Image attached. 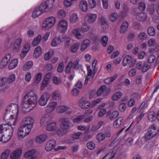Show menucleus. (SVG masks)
<instances>
[{"label": "nucleus", "mask_w": 159, "mask_h": 159, "mask_svg": "<svg viewBox=\"0 0 159 159\" xmlns=\"http://www.w3.org/2000/svg\"><path fill=\"white\" fill-rule=\"evenodd\" d=\"M67 22L64 19L60 20L57 25V29L61 32H65L67 29Z\"/></svg>", "instance_id": "obj_11"}, {"label": "nucleus", "mask_w": 159, "mask_h": 159, "mask_svg": "<svg viewBox=\"0 0 159 159\" xmlns=\"http://www.w3.org/2000/svg\"><path fill=\"white\" fill-rule=\"evenodd\" d=\"M78 20L77 15L74 13L71 15L70 18V21L71 23H74L77 22Z\"/></svg>", "instance_id": "obj_46"}, {"label": "nucleus", "mask_w": 159, "mask_h": 159, "mask_svg": "<svg viewBox=\"0 0 159 159\" xmlns=\"http://www.w3.org/2000/svg\"><path fill=\"white\" fill-rule=\"evenodd\" d=\"M36 151L33 149L27 151L24 155V157L27 159H39L38 156L35 155Z\"/></svg>", "instance_id": "obj_13"}, {"label": "nucleus", "mask_w": 159, "mask_h": 159, "mask_svg": "<svg viewBox=\"0 0 159 159\" xmlns=\"http://www.w3.org/2000/svg\"><path fill=\"white\" fill-rule=\"evenodd\" d=\"M129 27V24L127 22L125 21L121 25L120 30L121 34H124L127 30Z\"/></svg>", "instance_id": "obj_30"}, {"label": "nucleus", "mask_w": 159, "mask_h": 159, "mask_svg": "<svg viewBox=\"0 0 159 159\" xmlns=\"http://www.w3.org/2000/svg\"><path fill=\"white\" fill-rule=\"evenodd\" d=\"M136 18L139 21L143 22L146 20L147 16L145 13L142 12L139 13L136 15Z\"/></svg>", "instance_id": "obj_23"}, {"label": "nucleus", "mask_w": 159, "mask_h": 159, "mask_svg": "<svg viewBox=\"0 0 159 159\" xmlns=\"http://www.w3.org/2000/svg\"><path fill=\"white\" fill-rule=\"evenodd\" d=\"M147 33L150 36H154L156 33L155 28L152 26L149 27L147 30Z\"/></svg>", "instance_id": "obj_43"}, {"label": "nucleus", "mask_w": 159, "mask_h": 159, "mask_svg": "<svg viewBox=\"0 0 159 159\" xmlns=\"http://www.w3.org/2000/svg\"><path fill=\"white\" fill-rule=\"evenodd\" d=\"M88 3L89 7L91 8H93L96 6V2L95 0H89Z\"/></svg>", "instance_id": "obj_59"}, {"label": "nucleus", "mask_w": 159, "mask_h": 159, "mask_svg": "<svg viewBox=\"0 0 159 159\" xmlns=\"http://www.w3.org/2000/svg\"><path fill=\"white\" fill-rule=\"evenodd\" d=\"M53 0H47L45 2L41 4V7L43 8L45 11H48L51 10L53 7Z\"/></svg>", "instance_id": "obj_10"}, {"label": "nucleus", "mask_w": 159, "mask_h": 159, "mask_svg": "<svg viewBox=\"0 0 159 159\" xmlns=\"http://www.w3.org/2000/svg\"><path fill=\"white\" fill-rule=\"evenodd\" d=\"M21 42L22 40L20 38L16 40L13 47V50L14 52H16L20 50Z\"/></svg>", "instance_id": "obj_24"}, {"label": "nucleus", "mask_w": 159, "mask_h": 159, "mask_svg": "<svg viewBox=\"0 0 159 159\" xmlns=\"http://www.w3.org/2000/svg\"><path fill=\"white\" fill-rule=\"evenodd\" d=\"M55 22V19L53 16H51L47 18L43 21L42 28L44 30H48L52 27Z\"/></svg>", "instance_id": "obj_6"}, {"label": "nucleus", "mask_w": 159, "mask_h": 159, "mask_svg": "<svg viewBox=\"0 0 159 159\" xmlns=\"http://www.w3.org/2000/svg\"><path fill=\"white\" fill-rule=\"evenodd\" d=\"M109 93L108 89L107 86L104 85L101 86L98 90L97 92V95L99 96L101 94L103 93L104 95H108Z\"/></svg>", "instance_id": "obj_17"}, {"label": "nucleus", "mask_w": 159, "mask_h": 159, "mask_svg": "<svg viewBox=\"0 0 159 159\" xmlns=\"http://www.w3.org/2000/svg\"><path fill=\"white\" fill-rule=\"evenodd\" d=\"M57 106V102H52L49 103L47 106L46 111L48 113H50L52 112L55 108Z\"/></svg>", "instance_id": "obj_22"}, {"label": "nucleus", "mask_w": 159, "mask_h": 159, "mask_svg": "<svg viewBox=\"0 0 159 159\" xmlns=\"http://www.w3.org/2000/svg\"><path fill=\"white\" fill-rule=\"evenodd\" d=\"M53 54V51L49 52H47L44 56V59L45 60H49L52 56Z\"/></svg>", "instance_id": "obj_55"}, {"label": "nucleus", "mask_w": 159, "mask_h": 159, "mask_svg": "<svg viewBox=\"0 0 159 159\" xmlns=\"http://www.w3.org/2000/svg\"><path fill=\"white\" fill-rule=\"evenodd\" d=\"M147 37V34L146 33L143 32L140 33L138 36V39L141 40L146 39Z\"/></svg>", "instance_id": "obj_54"}, {"label": "nucleus", "mask_w": 159, "mask_h": 159, "mask_svg": "<svg viewBox=\"0 0 159 159\" xmlns=\"http://www.w3.org/2000/svg\"><path fill=\"white\" fill-rule=\"evenodd\" d=\"M66 15V12L63 10H59L57 13L58 17L59 18H64Z\"/></svg>", "instance_id": "obj_52"}, {"label": "nucleus", "mask_w": 159, "mask_h": 159, "mask_svg": "<svg viewBox=\"0 0 159 159\" xmlns=\"http://www.w3.org/2000/svg\"><path fill=\"white\" fill-rule=\"evenodd\" d=\"M105 134L102 132L99 133L96 135L97 139L99 142L104 140L105 139Z\"/></svg>", "instance_id": "obj_45"}, {"label": "nucleus", "mask_w": 159, "mask_h": 159, "mask_svg": "<svg viewBox=\"0 0 159 159\" xmlns=\"http://www.w3.org/2000/svg\"><path fill=\"white\" fill-rule=\"evenodd\" d=\"M103 123V122L102 121H99L97 125H94L91 127V131L93 132L97 131L101 128Z\"/></svg>", "instance_id": "obj_37"}, {"label": "nucleus", "mask_w": 159, "mask_h": 159, "mask_svg": "<svg viewBox=\"0 0 159 159\" xmlns=\"http://www.w3.org/2000/svg\"><path fill=\"white\" fill-rule=\"evenodd\" d=\"M10 130V134H8L7 135L5 136L2 135L1 137L0 141L4 143H6L8 142L11 138V137L13 134V129L12 128L8 130Z\"/></svg>", "instance_id": "obj_21"}, {"label": "nucleus", "mask_w": 159, "mask_h": 159, "mask_svg": "<svg viewBox=\"0 0 159 159\" xmlns=\"http://www.w3.org/2000/svg\"><path fill=\"white\" fill-rule=\"evenodd\" d=\"M124 120L122 117H119L117 118L114 122L113 126L116 128H119L124 122Z\"/></svg>", "instance_id": "obj_26"}, {"label": "nucleus", "mask_w": 159, "mask_h": 159, "mask_svg": "<svg viewBox=\"0 0 159 159\" xmlns=\"http://www.w3.org/2000/svg\"><path fill=\"white\" fill-rule=\"evenodd\" d=\"M90 26L87 24H83L81 26V30L83 32H86L89 30Z\"/></svg>", "instance_id": "obj_61"}, {"label": "nucleus", "mask_w": 159, "mask_h": 159, "mask_svg": "<svg viewBox=\"0 0 159 159\" xmlns=\"http://www.w3.org/2000/svg\"><path fill=\"white\" fill-rule=\"evenodd\" d=\"M50 97V95L48 92L43 93L40 98L39 103L41 106H44L46 105Z\"/></svg>", "instance_id": "obj_9"}, {"label": "nucleus", "mask_w": 159, "mask_h": 159, "mask_svg": "<svg viewBox=\"0 0 159 159\" xmlns=\"http://www.w3.org/2000/svg\"><path fill=\"white\" fill-rule=\"evenodd\" d=\"M42 74L41 73H39L36 75L35 78L34 80V83L35 84H38L40 81Z\"/></svg>", "instance_id": "obj_53"}, {"label": "nucleus", "mask_w": 159, "mask_h": 159, "mask_svg": "<svg viewBox=\"0 0 159 159\" xmlns=\"http://www.w3.org/2000/svg\"><path fill=\"white\" fill-rule=\"evenodd\" d=\"M7 82V78L2 77L0 79V86L2 87L5 85Z\"/></svg>", "instance_id": "obj_63"}, {"label": "nucleus", "mask_w": 159, "mask_h": 159, "mask_svg": "<svg viewBox=\"0 0 159 159\" xmlns=\"http://www.w3.org/2000/svg\"><path fill=\"white\" fill-rule=\"evenodd\" d=\"M41 39V36L40 35H38L32 43V45L33 46H36L40 42Z\"/></svg>", "instance_id": "obj_44"}, {"label": "nucleus", "mask_w": 159, "mask_h": 159, "mask_svg": "<svg viewBox=\"0 0 159 159\" xmlns=\"http://www.w3.org/2000/svg\"><path fill=\"white\" fill-rule=\"evenodd\" d=\"M158 132V130L155 125L150 126L145 134V139L146 140H148L151 139L155 136Z\"/></svg>", "instance_id": "obj_3"}, {"label": "nucleus", "mask_w": 159, "mask_h": 159, "mask_svg": "<svg viewBox=\"0 0 159 159\" xmlns=\"http://www.w3.org/2000/svg\"><path fill=\"white\" fill-rule=\"evenodd\" d=\"M45 11L43 8L41 7V5L36 7L34 10L32 14V16L34 18L38 17L41 15Z\"/></svg>", "instance_id": "obj_15"}, {"label": "nucleus", "mask_w": 159, "mask_h": 159, "mask_svg": "<svg viewBox=\"0 0 159 159\" xmlns=\"http://www.w3.org/2000/svg\"><path fill=\"white\" fill-rule=\"evenodd\" d=\"M155 56L153 54H151L148 57V62L150 64L152 63L155 60Z\"/></svg>", "instance_id": "obj_57"}, {"label": "nucleus", "mask_w": 159, "mask_h": 159, "mask_svg": "<svg viewBox=\"0 0 159 159\" xmlns=\"http://www.w3.org/2000/svg\"><path fill=\"white\" fill-rule=\"evenodd\" d=\"M122 94V93L120 92H117L115 93L112 96L111 99L113 101L117 100L120 98Z\"/></svg>", "instance_id": "obj_39"}, {"label": "nucleus", "mask_w": 159, "mask_h": 159, "mask_svg": "<svg viewBox=\"0 0 159 159\" xmlns=\"http://www.w3.org/2000/svg\"><path fill=\"white\" fill-rule=\"evenodd\" d=\"M61 43V41L59 37H56L52 40L51 45L52 47H56Z\"/></svg>", "instance_id": "obj_31"}, {"label": "nucleus", "mask_w": 159, "mask_h": 159, "mask_svg": "<svg viewBox=\"0 0 159 159\" xmlns=\"http://www.w3.org/2000/svg\"><path fill=\"white\" fill-rule=\"evenodd\" d=\"M11 57V54H8L3 58L0 63V68H3L5 67L8 63Z\"/></svg>", "instance_id": "obj_16"}, {"label": "nucleus", "mask_w": 159, "mask_h": 159, "mask_svg": "<svg viewBox=\"0 0 159 159\" xmlns=\"http://www.w3.org/2000/svg\"><path fill=\"white\" fill-rule=\"evenodd\" d=\"M42 52L41 47L39 46H37L35 49L34 51V55L36 58L38 57Z\"/></svg>", "instance_id": "obj_40"}, {"label": "nucleus", "mask_w": 159, "mask_h": 159, "mask_svg": "<svg viewBox=\"0 0 159 159\" xmlns=\"http://www.w3.org/2000/svg\"><path fill=\"white\" fill-rule=\"evenodd\" d=\"M50 118L48 115L46 114L44 115L41 118L40 124L42 126H44L46 124L49 120Z\"/></svg>", "instance_id": "obj_29"}, {"label": "nucleus", "mask_w": 159, "mask_h": 159, "mask_svg": "<svg viewBox=\"0 0 159 159\" xmlns=\"http://www.w3.org/2000/svg\"><path fill=\"white\" fill-rule=\"evenodd\" d=\"M108 37L106 36H103L101 39V43L103 46L106 47L108 42Z\"/></svg>", "instance_id": "obj_58"}, {"label": "nucleus", "mask_w": 159, "mask_h": 159, "mask_svg": "<svg viewBox=\"0 0 159 159\" xmlns=\"http://www.w3.org/2000/svg\"><path fill=\"white\" fill-rule=\"evenodd\" d=\"M52 97L53 100H59L61 98V95L59 91L56 90L54 91L52 95Z\"/></svg>", "instance_id": "obj_36"}, {"label": "nucleus", "mask_w": 159, "mask_h": 159, "mask_svg": "<svg viewBox=\"0 0 159 159\" xmlns=\"http://www.w3.org/2000/svg\"><path fill=\"white\" fill-rule=\"evenodd\" d=\"M84 116L83 115L79 116L73 119V122L75 123H78L81 121L84 118Z\"/></svg>", "instance_id": "obj_56"}, {"label": "nucleus", "mask_w": 159, "mask_h": 159, "mask_svg": "<svg viewBox=\"0 0 159 159\" xmlns=\"http://www.w3.org/2000/svg\"><path fill=\"white\" fill-rule=\"evenodd\" d=\"M7 82L9 84L12 83L16 80V75L14 74L10 75L7 78Z\"/></svg>", "instance_id": "obj_50"}, {"label": "nucleus", "mask_w": 159, "mask_h": 159, "mask_svg": "<svg viewBox=\"0 0 159 159\" xmlns=\"http://www.w3.org/2000/svg\"><path fill=\"white\" fill-rule=\"evenodd\" d=\"M34 121L33 118L30 117H27L23 120L22 125L27 126V127H29V126L30 125L31 129Z\"/></svg>", "instance_id": "obj_19"}, {"label": "nucleus", "mask_w": 159, "mask_h": 159, "mask_svg": "<svg viewBox=\"0 0 159 159\" xmlns=\"http://www.w3.org/2000/svg\"><path fill=\"white\" fill-rule=\"evenodd\" d=\"M49 81L44 79L43 80L41 86V90H43L44 87L46 86L49 84Z\"/></svg>", "instance_id": "obj_62"}, {"label": "nucleus", "mask_w": 159, "mask_h": 159, "mask_svg": "<svg viewBox=\"0 0 159 159\" xmlns=\"http://www.w3.org/2000/svg\"><path fill=\"white\" fill-rule=\"evenodd\" d=\"M56 142L54 139H51L45 145V149L47 151H50L55 148Z\"/></svg>", "instance_id": "obj_18"}, {"label": "nucleus", "mask_w": 159, "mask_h": 159, "mask_svg": "<svg viewBox=\"0 0 159 159\" xmlns=\"http://www.w3.org/2000/svg\"><path fill=\"white\" fill-rule=\"evenodd\" d=\"M47 138L48 136L46 134H40L36 137L35 141L38 143H40L45 141Z\"/></svg>", "instance_id": "obj_27"}, {"label": "nucleus", "mask_w": 159, "mask_h": 159, "mask_svg": "<svg viewBox=\"0 0 159 159\" xmlns=\"http://www.w3.org/2000/svg\"><path fill=\"white\" fill-rule=\"evenodd\" d=\"M18 107L15 104H10L6 110L4 119L6 120H9V123L13 125H16L18 120Z\"/></svg>", "instance_id": "obj_1"}, {"label": "nucleus", "mask_w": 159, "mask_h": 159, "mask_svg": "<svg viewBox=\"0 0 159 159\" xmlns=\"http://www.w3.org/2000/svg\"><path fill=\"white\" fill-rule=\"evenodd\" d=\"M80 107L82 109H85L88 108L90 105V103L86 100V98L84 97L81 98L78 102Z\"/></svg>", "instance_id": "obj_12"}, {"label": "nucleus", "mask_w": 159, "mask_h": 159, "mask_svg": "<svg viewBox=\"0 0 159 159\" xmlns=\"http://www.w3.org/2000/svg\"><path fill=\"white\" fill-rule=\"evenodd\" d=\"M47 130L48 131H53L57 129V125L55 122H52L48 124L46 126Z\"/></svg>", "instance_id": "obj_28"}, {"label": "nucleus", "mask_w": 159, "mask_h": 159, "mask_svg": "<svg viewBox=\"0 0 159 159\" xmlns=\"http://www.w3.org/2000/svg\"><path fill=\"white\" fill-rule=\"evenodd\" d=\"M10 152L9 149H7L3 152L1 155V159H7L9 156Z\"/></svg>", "instance_id": "obj_41"}, {"label": "nucleus", "mask_w": 159, "mask_h": 159, "mask_svg": "<svg viewBox=\"0 0 159 159\" xmlns=\"http://www.w3.org/2000/svg\"><path fill=\"white\" fill-rule=\"evenodd\" d=\"M33 65V62L32 61H29L26 62L23 66V70H27L30 69Z\"/></svg>", "instance_id": "obj_38"}, {"label": "nucleus", "mask_w": 159, "mask_h": 159, "mask_svg": "<svg viewBox=\"0 0 159 159\" xmlns=\"http://www.w3.org/2000/svg\"><path fill=\"white\" fill-rule=\"evenodd\" d=\"M90 43V41L88 39H87L84 40L81 45V50L83 51L85 50L88 47Z\"/></svg>", "instance_id": "obj_32"}, {"label": "nucleus", "mask_w": 159, "mask_h": 159, "mask_svg": "<svg viewBox=\"0 0 159 159\" xmlns=\"http://www.w3.org/2000/svg\"><path fill=\"white\" fill-rule=\"evenodd\" d=\"M18 61L17 59H13L9 63L8 68L9 70H12L15 68L17 65Z\"/></svg>", "instance_id": "obj_35"}, {"label": "nucleus", "mask_w": 159, "mask_h": 159, "mask_svg": "<svg viewBox=\"0 0 159 159\" xmlns=\"http://www.w3.org/2000/svg\"><path fill=\"white\" fill-rule=\"evenodd\" d=\"M22 150L19 148L14 150L11 154V159H18L22 154Z\"/></svg>", "instance_id": "obj_20"}, {"label": "nucleus", "mask_w": 159, "mask_h": 159, "mask_svg": "<svg viewBox=\"0 0 159 159\" xmlns=\"http://www.w3.org/2000/svg\"><path fill=\"white\" fill-rule=\"evenodd\" d=\"M80 31V28L74 29L72 31V35L75 38L78 39H81L83 37V35L81 34Z\"/></svg>", "instance_id": "obj_25"}, {"label": "nucleus", "mask_w": 159, "mask_h": 159, "mask_svg": "<svg viewBox=\"0 0 159 159\" xmlns=\"http://www.w3.org/2000/svg\"><path fill=\"white\" fill-rule=\"evenodd\" d=\"M88 148L92 150L94 149L95 147V144L92 141H89L87 144Z\"/></svg>", "instance_id": "obj_60"}, {"label": "nucleus", "mask_w": 159, "mask_h": 159, "mask_svg": "<svg viewBox=\"0 0 159 159\" xmlns=\"http://www.w3.org/2000/svg\"><path fill=\"white\" fill-rule=\"evenodd\" d=\"M59 121L61 122L60 127L62 129L67 130L73 125L69 121V119L68 118H61L59 119Z\"/></svg>", "instance_id": "obj_7"}, {"label": "nucleus", "mask_w": 159, "mask_h": 159, "mask_svg": "<svg viewBox=\"0 0 159 159\" xmlns=\"http://www.w3.org/2000/svg\"><path fill=\"white\" fill-rule=\"evenodd\" d=\"M82 134L81 132H76L72 135V137L74 139H77L80 138Z\"/></svg>", "instance_id": "obj_64"}, {"label": "nucleus", "mask_w": 159, "mask_h": 159, "mask_svg": "<svg viewBox=\"0 0 159 159\" xmlns=\"http://www.w3.org/2000/svg\"><path fill=\"white\" fill-rule=\"evenodd\" d=\"M151 65L148 62H145L142 67V71L143 72H144L148 70L150 68Z\"/></svg>", "instance_id": "obj_47"}, {"label": "nucleus", "mask_w": 159, "mask_h": 159, "mask_svg": "<svg viewBox=\"0 0 159 159\" xmlns=\"http://www.w3.org/2000/svg\"><path fill=\"white\" fill-rule=\"evenodd\" d=\"M69 109L68 106L65 105H61L59 106L57 108V112L60 113L65 112Z\"/></svg>", "instance_id": "obj_34"}, {"label": "nucleus", "mask_w": 159, "mask_h": 159, "mask_svg": "<svg viewBox=\"0 0 159 159\" xmlns=\"http://www.w3.org/2000/svg\"><path fill=\"white\" fill-rule=\"evenodd\" d=\"M79 59H76L73 62L71 61L69 62L65 68L66 73L69 74L70 72L71 68L76 69H79L82 66V65L79 64Z\"/></svg>", "instance_id": "obj_5"}, {"label": "nucleus", "mask_w": 159, "mask_h": 159, "mask_svg": "<svg viewBox=\"0 0 159 159\" xmlns=\"http://www.w3.org/2000/svg\"><path fill=\"white\" fill-rule=\"evenodd\" d=\"M147 9L150 14L151 15L153 14L155 11L154 5L151 4L148 5Z\"/></svg>", "instance_id": "obj_51"}, {"label": "nucleus", "mask_w": 159, "mask_h": 159, "mask_svg": "<svg viewBox=\"0 0 159 159\" xmlns=\"http://www.w3.org/2000/svg\"><path fill=\"white\" fill-rule=\"evenodd\" d=\"M148 118L149 120L151 121H153L156 118V113L153 112H149L148 114Z\"/></svg>", "instance_id": "obj_48"}, {"label": "nucleus", "mask_w": 159, "mask_h": 159, "mask_svg": "<svg viewBox=\"0 0 159 159\" xmlns=\"http://www.w3.org/2000/svg\"><path fill=\"white\" fill-rule=\"evenodd\" d=\"M136 62V61L134 57L129 55H127L124 59L123 65L124 66L129 65V67L131 68L134 66Z\"/></svg>", "instance_id": "obj_8"}, {"label": "nucleus", "mask_w": 159, "mask_h": 159, "mask_svg": "<svg viewBox=\"0 0 159 159\" xmlns=\"http://www.w3.org/2000/svg\"><path fill=\"white\" fill-rule=\"evenodd\" d=\"M31 126L29 125V127L21 125L18 129L17 134L19 138H22L25 137L30 132Z\"/></svg>", "instance_id": "obj_4"}, {"label": "nucleus", "mask_w": 159, "mask_h": 159, "mask_svg": "<svg viewBox=\"0 0 159 159\" xmlns=\"http://www.w3.org/2000/svg\"><path fill=\"white\" fill-rule=\"evenodd\" d=\"M80 8L83 11H86L88 9V5L85 1H82L80 2Z\"/></svg>", "instance_id": "obj_33"}, {"label": "nucleus", "mask_w": 159, "mask_h": 159, "mask_svg": "<svg viewBox=\"0 0 159 159\" xmlns=\"http://www.w3.org/2000/svg\"><path fill=\"white\" fill-rule=\"evenodd\" d=\"M97 18V15L93 13H88L85 16V20L89 24H91L95 22Z\"/></svg>", "instance_id": "obj_14"}, {"label": "nucleus", "mask_w": 159, "mask_h": 159, "mask_svg": "<svg viewBox=\"0 0 159 159\" xmlns=\"http://www.w3.org/2000/svg\"><path fill=\"white\" fill-rule=\"evenodd\" d=\"M80 45V44L79 43H76L74 44L71 48L70 51L71 52L73 53H75L77 52Z\"/></svg>", "instance_id": "obj_42"}, {"label": "nucleus", "mask_w": 159, "mask_h": 159, "mask_svg": "<svg viewBox=\"0 0 159 159\" xmlns=\"http://www.w3.org/2000/svg\"><path fill=\"white\" fill-rule=\"evenodd\" d=\"M37 97L36 93L31 90L28 92L24 97L22 102V107L24 109L31 110L36 105Z\"/></svg>", "instance_id": "obj_2"}, {"label": "nucleus", "mask_w": 159, "mask_h": 159, "mask_svg": "<svg viewBox=\"0 0 159 159\" xmlns=\"http://www.w3.org/2000/svg\"><path fill=\"white\" fill-rule=\"evenodd\" d=\"M119 112L117 111H113L110 115V119L111 120H113L116 118L119 115Z\"/></svg>", "instance_id": "obj_49"}]
</instances>
